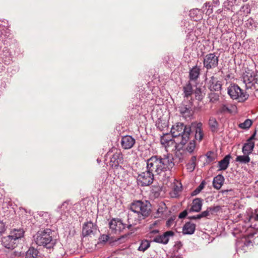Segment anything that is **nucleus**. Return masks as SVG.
Here are the masks:
<instances>
[{
    "label": "nucleus",
    "mask_w": 258,
    "mask_h": 258,
    "mask_svg": "<svg viewBox=\"0 0 258 258\" xmlns=\"http://www.w3.org/2000/svg\"><path fill=\"white\" fill-rule=\"evenodd\" d=\"M174 166L173 158L170 154L163 156L153 155L146 160L147 169L155 175L170 171Z\"/></svg>",
    "instance_id": "nucleus-1"
},
{
    "label": "nucleus",
    "mask_w": 258,
    "mask_h": 258,
    "mask_svg": "<svg viewBox=\"0 0 258 258\" xmlns=\"http://www.w3.org/2000/svg\"><path fill=\"white\" fill-rule=\"evenodd\" d=\"M33 241L37 245L47 248H52L56 244V240L52 238V231L50 229L38 231L33 236Z\"/></svg>",
    "instance_id": "nucleus-2"
},
{
    "label": "nucleus",
    "mask_w": 258,
    "mask_h": 258,
    "mask_svg": "<svg viewBox=\"0 0 258 258\" xmlns=\"http://www.w3.org/2000/svg\"><path fill=\"white\" fill-rule=\"evenodd\" d=\"M130 210L140 215L142 218H146L151 213V205L147 201H135L131 204Z\"/></svg>",
    "instance_id": "nucleus-3"
},
{
    "label": "nucleus",
    "mask_w": 258,
    "mask_h": 258,
    "mask_svg": "<svg viewBox=\"0 0 258 258\" xmlns=\"http://www.w3.org/2000/svg\"><path fill=\"white\" fill-rule=\"evenodd\" d=\"M227 92L233 100H238L243 102L249 97V94L242 90L237 84H231L227 88Z\"/></svg>",
    "instance_id": "nucleus-4"
},
{
    "label": "nucleus",
    "mask_w": 258,
    "mask_h": 258,
    "mask_svg": "<svg viewBox=\"0 0 258 258\" xmlns=\"http://www.w3.org/2000/svg\"><path fill=\"white\" fill-rule=\"evenodd\" d=\"M242 81L245 84V89H255L258 87V71L254 72H245L242 76Z\"/></svg>",
    "instance_id": "nucleus-5"
},
{
    "label": "nucleus",
    "mask_w": 258,
    "mask_h": 258,
    "mask_svg": "<svg viewBox=\"0 0 258 258\" xmlns=\"http://www.w3.org/2000/svg\"><path fill=\"white\" fill-rule=\"evenodd\" d=\"M110 158L109 166L117 168L123 161V156L120 150L116 148H111L106 154Z\"/></svg>",
    "instance_id": "nucleus-6"
},
{
    "label": "nucleus",
    "mask_w": 258,
    "mask_h": 258,
    "mask_svg": "<svg viewBox=\"0 0 258 258\" xmlns=\"http://www.w3.org/2000/svg\"><path fill=\"white\" fill-rule=\"evenodd\" d=\"M192 102L184 99L179 107V111L186 119H190L193 115L194 110Z\"/></svg>",
    "instance_id": "nucleus-7"
},
{
    "label": "nucleus",
    "mask_w": 258,
    "mask_h": 258,
    "mask_svg": "<svg viewBox=\"0 0 258 258\" xmlns=\"http://www.w3.org/2000/svg\"><path fill=\"white\" fill-rule=\"evenodd\" d=\"M155 175L149 172L148 169L139 174L137 177V181L139 185L142 186H148L151 184L154 180Z\"/></svg>",
    "instance_id": "nucleus-8"
},
{
    "label": "nucleus",
    "mask_w": 258,
    "mask_h": 258,
    "mask_svg": "<svg viewBox=\"0 0 258 258\" xmlns=\"http://www.w3.org/2000/svg\"><path fill=\"white\" fill-rule=\"evenodd\" d=\"M219 63V57L214 53H210L206 55L204 58V67L207 70L216 68Z\"/></svg>",
    "instance_id": "nucleus-9"
},
{
    "label": "nucleus",
    "mask_w": 258,
    "mask_h": 258,
    "mask_svg": "<svg viewBox=\"0 0 258 258\" xmlns=\"http://www.w3.org/2000/svg\"><path fill=\"white\" fill-rule=\"evenodd\" d=\"M109 229L114 234L119 233L125 228V224L119 219L113 218L109 222Z\"/></svg>",
    "instance_id": "nucleus-10"
},
{
    "label": "nucleus",
    "mask_w": 258,
    "mask_h": 258,
    "mask_svg": "<svg viewBox=\"0 0 258 258\" xmlns=\"http://www.w3.org/2000/svg\"><path fill=\"white\" fill-rule=\"evenodd\" d=\"M180 133V136L177 137L179 140V146H184L189 141L191 136V127L189 125H186L183 130Z\"/></svg>",
    "instance_id": "nucleus-11"
},
{
    "label": "nucleus",
    "mask_w": 258,
    "mask_h": 258,
    "mask_svg": "<svg viewBox=\"0 0 258 258\" xmlns=\"http://www.w3.org/2000/svg\"><path fill=\"white\" fill-rule=\"evenodd\" d=\"M207 86L211 91L219 92L222 89V84L221 81L213 76L207 81Z\"/></svg>",
    "instance_id": "nucleus-12"
},
{
    "label": "nucleus",
    "mask_w": 258,
    "mask_h": 258,
    "mask_svg": "<svg viewBox=\"0 0 258 258\" xmlns=\"http://www.w3.org/2000/svg\"><path fill=\"white\" fill-rule=\"evenodd\" d=\"M145 219V218H142V217L137 213L131 211V212L128 214V225L127 228L128 229H131L132 226L140 224L141 221Z\"/></svg>",
    "instance_id": "nucleus-13"
},
{
    "label": "nucleus",
    "mask_w": 258,
    "mask_h": 258,
    "mask_svg": "<svg viewBox=\"0 0 258 258\" xmlns=\"http://www.w3.org/2000/svg\"><path fill=\"white\" fill-rule=\"evenodd\" d=\"M174 235V232L172 231H168L162 235H157L153 238L152 241L157 243L167 244L169 241L170 237Z\"/></svg>",
    "instance_id": "nucleus-14"
},
{
    "label": "nucleus",
    "mask_w": 258,
    "mask_h": 258,
    "mask_svg": "<svg viewBox=\"0 0 258 258\" xmlns=\"http://www.w3.org/2000/svg\"><path fill=\"white\" fill-rule=\"evenodd\" d=\"M135 140L131 136H125L121 138V145L124 149L132 148L135 144Z\"/></svg>",
    "instance_id": "nucleus-15"
},
{
    "label": "nucleus",
    "mask_w": 258,
    "mask_h": 258,
    "mask_svg": "<svg viewBox=\"0 0 258 258\" xmlns=\"http://www.w3.org/2000/svg\"><path fill=\"white\" fill-rule=\"evenodd\" d=\"M3 245L7 248L13 249L17 245L18 243L12 238L11 235L4 237L2 238Z\"/></svg>",
    "instance_id": "nucleus-16"
},
{
    "label": "nucleus",
    "mask_w": 258,
    "mask_h": 258,
    "mask_svg": "<svg viewBox=\"0 0 258 258\" xmlns=\"http://www.w3.org/2000/svg\"><path fill=\"white\" fill-rule=\"evenodd\" d=\"M183 123L177 122L175 125H173L171 129V133L173 138H177L180 136V133H181L183 127L185 126Z\"/></svg>",
    "instance_id": "nucleus-17"
},
{
    "label": "nucleus",
    "mask_w": 258,
    "mask_h": 258,
    "mask_svg": "<svg viewBox=\"0 0 258 258\" xmlns=\"http://www.w3.org/2000/svg\"><path fill=\"white\" fill-rule=\"evenodd\" d=\"M179 140H178V138H173L172 136L170 141L166 144L164 147L165 148L171 147L172 150L175 149L179 151L183 147V146H179Z\"/></svg>",
    "instance_id": "nucleus-18"
},
{
    "label": "nucleus",
    "mask_w": 258,
    "mask_h": 258,
    "mask_svg": "<svg viewBox=\"0 0 258 258\" xmlns=\"http://www.w3.org/2000/svg\"><path fill=\"white\" fill-rule=\"evenodd\" d=\"M95 229V226L92 222L85 223L83 226L82 234L84 236H87L93 233Z\"/></svg>",
    "instance_id": "nucleus-19"
},
{
    "label": "nucleus",
    "mask_w": 258,
    "mask_h": 258,
    "mask_svg": "<svg viewBox=\"0 0 258 258\" xmlns=\"http://www.w3.org/2000/svg\"><path fill=\"white\" fill-rule=\"evenodd\" d=\"M10 235L14 239V241L18 243L24 237V231L22 229H14L11 231Z\"/></svg>",
    "instance_id": "nucleus-20"
},
{
    "label": "nucleus",
    "mask_w": 258,
    "mask_h": 258,
    "mask_svg": "<svg viewBox=\"0 0 258 258\" xmlns=\"http://www.w3.org/2000/svg\"><path fill=\"white\" fill-rule=\"evenodd\" d=\"M203 200L200 198H196L192 201V206L189 209L190 212H199L202 209Z\"/></svg>",
    "instance_id": "nucleus-21"
},
{
    "label": "nucleus",
    "mask_w": 258,
    "mask_h": 258,
    "mask_svg": "<svg viewBox=\"0 0 258 258\" xmlns=\"http://www.w3.org/2000/svg\"><path fill=\"white\" fill-rule=\"evenodd\" d=\"M196 229V225L190 222H186L182 228L183 234H192L194 233Z\"/></svg>",
    "instance_id": "nucleus-22"
},
{
    "label": "nucleus",
    "mask_w": 258,
    "mask_h": 258,
    "mask_svg": "<svg viewBox=\"0 0 258 258\" xmlns=\"http://www.w3.org/2000/svg\"><path fill=\"white\" fill-rule=\"evenodd\" d=\"M202 123L199 122L196 124L195 138L199 142L201 141L203 138L204 133L202 130Z\"/></svg>",
    "instance_id": "nucleus-23"
},
{
    "label": "nucleus",
    "mask_w": 258,
    "mask_h": 258,
    "mask_svg": "<svg viewBox=\"0 0 258 258\" xmlns=\"http://www.w3.org/2000/svg\"><path fill=\"white\" fill-rule=\"evenodd\" d=\"M224 178L223 175L219 174L213 179V185L214 188L219 189L223 185Z\"/></svg>",
    "instance_id": "nucleus-24"
},
{
    "label": "nucleus",
    "mask_w": 258,
    "mask_h": 258,
    "mask_svg": "<svg viewBox=\"0 0 258 258\" xmlns=\"http://www.w3.org/2000/svg\"><path fill=\"white\" fill-rule=\"evenodd\" d=\"M200 69L197 66L194 67L189 72V77L190 80L196 81L199 78L200 73Z\"/></svg>",
    "instance_id": "nucleus-25"
},
{
    "label": "nucleus",
    "mask_w": 258,
    "mask_h": 258,
    "mask_svg": "<svg viewBox=\"0 0 258 258\" xmlns=\"http://www.w3.org/2000/svg\"><path fill=\"white\" fill-rule=\"evenodd\" d=\"M230 158V155H227L225 156L222 160L219 162L218 165L219 167V170H224L227 168L229 164V160Z\"/></svg>",
    "instance_id": "nucleus-26"
},
{
    "label": "nucleus",
    "mask_w": 258,
    "mask_h": 258,
    "mask_svg": "<svg viewBox=\"0 0 258 258\" xmlns=\"http://www.w3.org/2000/svg\"><path fill=\"white\" fill-rule=\"evenodd\" d=\"M254 143H250L247 141L243 145L242 148V152L243 154L249 155L253 150Z\"/></svg>",
    "instance_id": "nucleus-27"
},
{
    "label": "nucleus",
    "mask_w": 258,
    "mask_h": 258,
    "mask_svg": "<svg viewBox=\"0 0 258 258\" xmlns=\"http://www.w3.org/2000/svg\"><path fill=\"white\" fill-rule=\"evenodd\" d=\"M209 125L212 132L215 133L218 131L219 124L215 117L213 116L210 117Z\"/></svg>",
    "instance_id": "nucleus-28"
},
{
    "label": "nucleus",
    "mask_w": 258,
    "mask_h": 258,
    "mask_svg": "<svg viewBox=\"0 0 258 258\" xmlns=\"http://www.w3.org/2000/svg\"><path fill=\"white\" fill-rule=\"evenodd\" d=\"M250 159L249 155L243 154V155L237 156L235 161L240 164H247L250 162Z\"/></svg>",
    "instance_id": "nucleus-29"
},
{
    "label": "nucleus",
    "mask_w": 258,
    "mask_h": 258,
    "mask_svg": "<svg viewBox=\"0 0 258 258\" xmlns=\"http://www.w3.org/2000/svg\"><path fill=\"white\" fill-rule=\"evenodd\" d=\"M27 258H39L38 251L34 247H31L26 253Z\"/></svg>",
    "instance_id": "nucleus-30"
},
{
    "label": "nucleus",
    "mask_w": 258,
    "mask_h": 258,
    "mask_svg": "<svg viewBox=\"0 0 258 258\" xmlns=\"http://www.w3.org/2000/svg\"><path fill=\"white\" fill-rule=\"evenodd\" d=\"M257 23L251 18H249L245 22V26L251 30H255Z\"/></svg>",
    "instance_id": "nucleus-31"
},
{
    "label": "nucleus",
    "mask_w": 258,
    "mask_h": 258,
    "mask_svg": "<svg viewBox=\"0 0 258 258\" xmlns=\"http://www.w3.org/2000/svg\"><path fill=\"white\" fill-rule=\"evenodd\" d=\"M184 97L187 98L193 92L192 87L190 83H188L183 87Z\"/></svg>",
    "instance_id": "nucleus-32"
},
{
    "label": "nucleus",
    "mask_w": 258,
    "mask_h": 258,
    "mask_svg": "<svg viewBox=\"0 0 258 258\" xmlns=\"http://www.w3.org/2000/svg\"><path fill=\"white\" fill-rule=\"evenodd\" d=\"M201 10L198 9H193L190 10L189 12L190 17L194 19L195 21H197L198 19H200L201 17Z\"/></svg>",
    "instance_id": "nucleus-33"
},
{
    "label": "nucleus",
    "mask_w": 258,
    "mask_h": 258,
    "mask_svg": "<svg viewBox=\"0 0 258 258\" xmlns=\"http://www.w3.org/2000/svg\"><path fill=\"white\" fill-rule=\"evenodd\" d=\"M182 186L180 183L178 185H174L172 191L171 192V197L176 198L179 196V192L181 191Z\"/></svg>",
    "instance_id": "nucleus-34"
},
{
    "label": "nucleus",
    "mask_w": 258,
    "mask_h": 258,
    "mask_svg": "<svg viewBox=\"0 0 258 258\" xmlns=\"http://www.w3.org/2000/svg\"><path fill=\"white\" fill-rule=\"evenodd\" d=\"M167 207L164 203L161 204L157 210L156 214L157 216L156 217H161L164 213L166 212Z\"/></svg>",
    "instance_id": "nucleus-35"
},
{
    "label": "nucleus",
    "mask_w": 258,
    "mask_h": 258,
    "mask_svg": "<svg viewBox=\"0 0 258 258\" xmlns=\"http://www.w3.org/2000/svg\"><path fill=\"white\" fill-rule=\"evenodd\" d=\"M150 246V242L149 241L145 240L142 241L140 245L138 248L139 251H145Z\"/></svg>",
    "instance_id": "nucleus-36"
},
{
    "label": "nucleus",
    "mask_w": 258,
    "mask_h": 258,
    "mask_svg": "<svg viewBox=\"0 0 258 258\" xmlns=\"http://www.w3.org/2000/svg\"><path fill=\"white\" fill-rule=\"evenodd\" d=\"M252 124V121L249 119H246L243 122L239 124V127L242 129L249 128Z\"/></svg>",
    "instance_id": "nucleus-37"
},
{
    "label": "nucleus",
    "mask_w": 258,
    "mask_h": 258,
    "mask_svg": "<svg viewBox=\"0 0 258 258\" xmlns=\"http://www.w3.org/2000/svg\"><path fill=\"white\" fill-rule=\"evenodd\" d=\"M206 183V181L205 180H203L198 187L192 192V196H196L200 193V191L204 188Z\"/></svg>",
    "instance_id": "nucleus-38"
},
{
    "label": "nucleus",
    "mask_w": 258,
    "mask_h": 258,
    "mask_svg": "<svg viewBox=\"0 0 258 258\" xmlns=\"http://www.w3.org/2000/svg\"><path fill=\"white\" fill-rule=\"evenodd\" d=\"M209 98L210 102L215 103L219 100V95L217 93L212 92L209 94Z\"/></svg>",
    "instance_id": "nucleus-39"
},
{
    "label": "nucleus",
    "mask_w": 258,
    "mask_h": 258,
    "mask_svg": "<svg viewBox=\"0 0 258 258\" xmlns=\"http://www.w3.org/2000/svg\"><path fill=\"white\" fill-rule=\"evenodd\" d=\"M218 112L221 114L231 113V111L228 106L225 105H222L218 110Z\"/></svg>",
    "instance_id": "nucleus-40"
},
{
    "label": "nucleus",
    "mask_w": 258,
    "mask_h": 258,
    "mask_svg": "<svg viewBox=\"0 0 258 258\" xmlns=\"http://www.w3.org/2000/svg\"><path fill=\"white\" fill-rule=\"evenodd\" d=\"M171 138L169 137V135L168 134L165 135L161 137L160 142L161 144L165 146L167 144L169 141H170Z\"/></svg>",
    "instance_id": "nucleus-41"
},
{
    "label": "nucleus",
    "mask_w": 258,
    "mask_h": 258,
    "mask_svg": "<svg viewBox=\"0 0 258 258\" xmlns=\"http://www.w3.org/2000/svg\"><path fill=\"white\" fill-rule=\"evenodd\" d=\"M196 147L195 141L194 140L190 141L187 145L186 150L189 153H192Z\"/></svg>",
    "instance_id": "nucleus-42"
},
{
    "label": "nucleus",
    "mask_w": 258,
    "mask_h": 258,
    "mask_svg": "<svg viewBox=\"0 0 258 258\" xmlns=\"http://www.w3.org/2000/svg\"><path fill=\"white\" fill-rule=\"evenodd\" d=\"M249 221H258V213L255 210L254 212H252L248 217Z\"/></svg>",
    "instance_id": "nucleus-43"
},
{
    "label": "nucleus",
    "mask_w": 258,
    "mask_h": 258,
    "mask_svg": "<svg viewBox=\"0 0 258 258\" xmlns=\"http://www.w3.org/2000/svg\"><path fill=\"white\" fill-rule=\"evenodd\" d=\"M195 97L197 99H198L199 100L202 99V98L203 97V95L202 94V92L201 89L200 88H196V89L195 90Z\"/></svg>",
    "instance_id": "nucleus-44"
},
{
    "label": "nucleus",
    "mask_w": 258,
    "mask_h": 258,
    "mask_svg": "<svg viewBox=\"0 0 258 258\" xmlns=\"http://www.w3.org/2000/svg\"><path fill=\"white\" fill-rule=\"evenodd\" d=\"M221 209V207L219 206L208 207V210L210 211V213L211 214L218 212Z\"/></svg>",
    "instance_id": "nucleus-45"
},
{
    "label": "nucleus",
    "mask_w": 258,
    "mask_h": 258,
    "mask_svg": "<svg viewBox=\"0 0 258 258\" xmlns=\"http://www.w3.org/2000/svg\"><path fill=\"white\" fill-rule=\"evenodd\" d=\"M109 239V235L106 234H102L99 238V242L101 243H105Z\"/></svg>",
    "instance_id": "nucleus-46"
},
{
    "label": "nucleus",
    "mask_w": 258,
    "mask_h": 258,
    "mask_svg": "<svg viewBox=\"0 0 258 258\" xmlns=\"http://www.w3.org/2000/svg\"><path fill=\"white\" fill-rule=\"evenodd\" d=\"M7 229L6 223L0 220V236L5 232Z\"/></svg>",
    "instance_id": "nucleus-47"
},
{
    "label": "nucleus",
    "mask_w": 258,
    "mask_h": 258,
    "mask_svg": "<svg viewBox=\"0 0 258 258\" xmlns=\"http://www.w3.org/2000/svg\"><path fill=\"white\" fill-rule=\"evenodd\" d=\"M159 233V230L158 229H152L150 230V232L148 233V236L152 240L155 237L154 235L157 234Z\"/></svg>",
    "instance_id": "nucleus-48"
},
{
    "label": "nucleus",
    "mask_w": 258,
    "mask_h": 258,
    "mask_svg": "<svg viewBox=\"0 0 258 258\" xmlns=\"http://www.w3.org/2000/svg\"><path fill=\"white\" fill-rule=\"evenodd\" d=\"M60 208L61 209V211L63 212H66V211H68L69 209L68 203L67 202H63L61 205Z\"/></svg>",
    "instance_id": "nucleus-49"
},
{
    "label": "nucleus",
    "mask_w": 258,
    "mask_h": 258,
    "mask_svg": "<svg viewBox=\"0 0 258 258\" xmlns=\"http://www.w3.org/2000/svg\"><path fill=\"white\" fill-rule=\"evenodd\" d=\"M195 166H196V163H190V162L188 163L186 165L187 169L189 172H192V171H194V170L195 168Z\"/></svg>",
    "instance_id": "nucleus-50"
},
{
    "label": "nucleus",
    "mask_w": 258,
    "mask_h": 258,
    "mask_svg": "<svg viewBox=\"0 0 258 258\" xmlns=\"http://www.w3.org/2000/svg\"><path fill=\"white\" fill-rule=\"evenodd\" d=\"M210 214V211L208 210V208L205 211L202 212L199 217L204 218L208 216Z\"/></svg>",
    "instance_id": "nucleus-51"
},
{
    "label": "nucleus",
    "mask_w": 258,
    "mask_h": 258,
    "mask_svg": "<svg viewBox=\"0 0 258 258\" xmlns=\"http://www.w3.org/2000/svg\"><path fill=\"white\" fill-rule=\"evenodd\" d=\"M160 223V221L156 220L154 221L153 223H151L150 225L149 229L150 230H151L152 229H154V228L156 227Z\"/></svg>",
    "instance_id": "nucleus-52"
},
{
    "label": "nucleus",
    "mask_w": 258,
    "mask_h": 258,
    "mask_svg": "<svg viewBox=\"0 0 258 258\" xmlns=\"http://www.w3.org/2000/svg\"><path fill=\"white\" fill-rule=\"evenodd\" d=\"M187 211L184 210L179 214L178 217L180 219H182V218L185 217L187 216Z\"/></svg>",
    "instance_id": "nucleus-53"
},
{
    "label": "nucleus",
    "mask_w": 258,
    "mask_h": 258,
    "mask_svg": "<svg viewBox=\"0 0 258 258\" xmlns=\"http://www.w3.org/2000/svg\"><path fill=\"white\" fill-rule=\"evenodd\" d=\"M236 1L237 0H227V2H226L225 4L227 3L228 6L232 7L236 3Z\"/></svg>",
    "instance_id": "nucleus-54"
},
{
    "label": "nucleus",
    "mask_w": 258,
    "mask_h": 258,
    "mask_svg": "<svg viewBox=\"0 0 258 258\" xmlns=\"http://www.w3.org/2000/svg\"><path fill=\"white\" fill-rule=\"evenodd\" d=\"M256 134H257V131H255L254 132V133L253 134V135H252V136L246 141L250 142V143H254L253 142H252V140H253L254 139V137Z\"/></svg>",
    "instance_id": "nucleus-55"
},
{
    "label": "nucleus",
    "mask_w": 258,
    "mask_h": 258,
    "mask_svg": "<svg viewBox=\"0 0 258 258\" xmlns=\"http://www.w3.org/2000/svg\"><path fill=\"white\" fill-rule=\"evenodd\" d=\"M212 153L211 152H208L207 153L206 156L207 158L209 159V162H211L213 160L214 158L211 157Z\"/></svg>",
    "instance_id": "nucleus-56"
},
{
    "label": "nucleus",
    "mask_w": 258,
    "mask_h": 258,
    "mask_svg": "<svg viewBox=\"0 0 258 258\" xmlns=\"http://www.w3.org/2000/svg\"><path fill=\"white\" fill-rule=\"evenodd\" d=\"M199 216H200V214L197 215V216L189 217V218L190 219H199L202 218V217H199Z\"/></svg>",
    "instance_id": "nucleus-57"
},
{
    "label": "nucleus",
    "mask_w": 258,
    "mask_h": 258,
    "mask_svg": "<svg viewBox=\"0 0 258 258\" xmlns=\"http://www.w3.org/2000/svg\"><path fill=\"white\" fill-rule=\"evenodd\" d=\"M196 161V157L195 156H192L191 158V162L190 163H195V162Z\"/></svg>",
    "instance_id": "nucleus-58"
},
{
    "label": "nucleus",
    "mask_w": 258,
    "mask_h": 258,
    "mask_svg": "<svg viewBox=\"0 0 258 258\" xmlns=\"http://www.w3.org/2000/svg\"><path fill=\"white\" fill-rule=\"evenodd\" d=\"M241 22H240L239 21H238L237 22H236V21H234L233 22V23L235 25H239L240 24H241Z\"/></svg>",
    "instance_id": "nucleus-59"
},
{
    "label": "nucleus",
    "mask_w": 258,
    "mask_h": 258,
    "mask_svg": "<svg viewBox=\"0 0 258 258\" xmlns=\"http://www.w3.org/2000/svg\"><path fill=\"white\" fill-rule=\"evenodd\" d=\"M173 222V221L172 220H168V222H167V224L168 225H169V224H171V223H172Z\"/></svg>",
    "instance_id": "nucleus-60"
},
{
    "label": "nucleus",
    "mask_w": 258,
    "mask_h": 258,
    "mask_svg": "<svg viewBox=\"0 0 258 258\" xmlns=\"http://www.w3.org/2000/svg\"><path fill=\"white\" fill-rule=\"evenodd\" d=\"M173 222V221L172 220H168V222H167V224L168 225H169V224H171V223H172Z\"/></svg>",
    "instance_id": "nucleus-61"
},
{
    "label": "nucleus",
    "mask_w": 258,
    "mask_h": 258,
    "mask_svg": "<svg viewBox=\"0 0 258 258\" xmlns=\"http://www.w3.org/2000/svg\"><path fill=\"white\" fill-rule=\"evenodd\" d=\"M235 17H237L236 15H233V18H232V20H234Z\"/></svg>",
    "instance_id": "nucleus-62"
},
{
    "label": "nucleus",
    "mask_w": 258,
    "mask_h": 258,
    "mask_svg": "<svg viewBox=\"0 0 258 258\" xmlns=\"http://www.w3.org/2000/svg\"><path fill=\"white\" fill-rule=\"evenodd\" d=\"M207 5H208V4H207V3H205V7H207Z\"/></svg>",
    "instance_id": "nucleus-63"
},
{
    "label": "nucleus",
    "mask_w": 258,
    "mask_h": 258,
    "mask_svg": "<svg viewBox=\"0 0 258 258\" xmlns=\"http://www.w3.org/2000/svg\"><path fill=\"white\" fill-rule=\"evenodd\" d=\"M248 0H243V2H247Z\"/></svg>",
    "instance_id": "nucleus-64"
}]
</instances>
